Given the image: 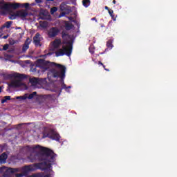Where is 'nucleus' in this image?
<instances>
[{
	"instance_id": "15",
	"label": "nucleus",
	"mask_w": 177,
	"mask_h": 177,
	"mask_svg": "<svg viewBox=\"0 0 177 177\" xmlns=\"http://www.w3.org/2000/svg\"><path fill=\"white\" fill-rule=\"evenodd\" d=\"M64 27L67 31H70V30H72L73 27H74V25H73V24L70 23L68 21H65Z\"/></svg>"
},
{
	"instance_id": "5",
	"label": "nucleus",
	"mask_w": 177,
	"mask_h": 177,
	"mask_svg": "<svg viewBox=\"0 0 177 177\" xmlns=\"http://www.w3.org/2000/svg\"><path fill=\"white\" fill-rule=\"evenodd\" d=\"M3 77L6 80H12L13 78H18L19 80H25V78H27L26 75L20 73L4 74Z\"/></svg>"
},
{
	"instance_id": "6",
	"label": "nucleus",
	"mask_w": 177,
	"mask_h": 177,
	"mask_svg": "<svg viewBox=\"0 0 177 177\" xmlns=\"http://www.w3.org/2000/svg\"><path fill=\"white\" fill-rule=\"evenodd\" d=\"M47 138H49V139H52L53 140H56V142H59V140H60V135L53 130H51L47 134Z\"/></svg>"
},
{
	"instance_id": "37",
	"label": "nucleus",
	"mask_w": 177,
	"mask_h": 177,
	"mask_svg": "<svg viewBox=\"0 0 177 177\" xmlns=\"http://www.w3.org/2000/svg\"><path fill=\"white\" fill-rule=\"evenodd\" d=\"M105 9H106V10H108V12H109V10H110V8H109L108 6H105Z\"/></svg>"
},
{
	"instance_id": "29",
	"label": "nucleus",
	"mask_w": 177,
	"mask_h": 177,
	"mask_svg": "<svg viewBox=\"0 0 177 177\" xmlns=\"http://www.w3.org/2000/svg\"><path fill=\"white\" fill-rule=\"evenodd\" d=\"M62 89H65L66 91H67V86L64 84V82H63L62 84Z\"/></svg>"
},
{
	"instance_id": "33",
	"label": "nucleus",
	"mask_w": 177,
	"mask_h": 177,
	"mask_svg": "<svg viewBox=\"0 0 177 177\" xmlns=\"http://www.w3.org/2000/svg\"><path fill=\"white\" fill-rule=\"evenodd\" d=\"M8 37H9V35H4V36L3 37V39H8Z\"/></svg>"
},
{
	"instance_id": "38",
	"label": "nucleus",
	"mask_w": 177,
	"mask_h": 177,
	"mask_svg": "<svg viewBox=\"0 0 177 177\" xmlns=\"http://www.w3.org/2000/svg\"><path fill=\"white\" fill-rule=\"evenodd\" d=\"M98 64H100L101 66H103V63L100 61L98 62Z\"/></svg>"
},
{
	"instance_id": "44",
	"label": "nucleus",
	"mask_w": 177,
	"mask_h": 177,
	"mask_svg": "<svg viewBox=\"0 0 177 177\" xmlns=\"http://www.w3.org/2000/svg\"><path fill=\"white\" fill-rule=\"evenodd\" d=\"M68 19H69V20H71V19H73V17H69Z\"/></svg>"
},
{
	"instance_id": "13",
	"label": "nucleus",
	"mask_w": 177,
	"mask_h": 177,
	"mask_svg": "<svg viewBox=\"0 0 177 177\" xmlns=\"http://www.w3.org/2000/svg\"><path fill=\"white\" fill-rule=\"evenodd\" d=\"M22 84H21V81L20 80H15L12 82L11 83H10L8 84V86L10 88H19V86H21Z\"/></svg>"
},
{
	"instance_id": "41",
	"label": "nucleus",
	"mask_w": 177,
	"mask_h": 177,
	"mask_svg": "<svg viewBox=\"0 0 177 177\" xmlns=\"http://www.w3.org/2000/svg\"><path fill=\"white\" fill-rule=\"evenodd\" d=\"M105 71H110V69H109V68H105Z\"/></svg>"
},
{
	"instance_id": "20",
	"label": "nucleus",
	"mask_w": 177,
	"mask_h": 177,
	"mask_svg": "<svg viewBox=\"0 0 177 177\" xmlns=\"http://www.w3.org/2000/svg\"><path fill=\"white\" fill-rule=\"evenodd\" d=\"M35 96H37V91H34L29 95H27V99H34Z\"/></svg>"
},
{
	"instance_id": "36",
	"label": "nucleus",
	"mask_w": 177,
	"mask_h": 177,
	"mask_svg": "<svg viewBox=\"0 0 177 177\" xmlns=\"http://www.w3.org/2000/svg\"><path fill=\"white\" fill-rule=\"evenodd\" d=\"M91 20H92V21H94V20H95V21H97V19H96L95 17L92 18Z\"/></svg>"
},
{
	"instance_id": "2",
	"label": "nucleus",
	"mask_w": 177,
	"mask_h": 177,
	"mask_svg": "<svg viewBox=\"0 0 177 177\" xmlns=\"http://www.w3.org/2000/svg\"><path fill=\"white\" fill-rule=\"evenodd\" d=\"M50 67H57L58 70L52 69L51 73L54 78H60L61 81L64 82V78H66V66L60 64H57L56 62H50L45 59H39L36 62L35 66H32L30 68V71L32 73H39V70L37 68H40L42 73L48 71Z\"/></svg>"
},
{
	"instance_id": "12",
	"label": "nucleus",
	"mask_w": 177,
	"mask_h": 177,
	"mask_svg": "<svg viewBox=\"0 0 177 177\" xmlns=\"http://www.w3.org/2000/svg\"><path fill=\"white\" fill-rule=\"evenodd\" d=\"M16 172H19V169L10 167L6 169L4 175L5 176H10V175H13V174H16Z\"/></svg>"
},
{
	"instance_id": "46",
	"label": "nucleus",
	"mask_w": 177,
	"mask_h": 177,
	"mask_svg": "<svg viewBox=\"0 0 177 177\" xmlns=\"http://www.w3.org/2000/svg\"><path fill=\"white\" fill-rule=\"evenodd\" d=\"M19 30H20V28H20V27H19V28H17Z\"/></svg>"
},
{
	"instance_id": "9",
	"label": "nucleus",
	"mask_w": 177,
	"mask_h": 177,
	"mask_svg": "<svg viewBox=\"0 0 177 177\" xmlns=\"http://www.w3.org/2000/svg\"><path fill=\"white\" fill-rule=\"evenodd\" d=\"M59 32H60L59 28L56 27H53L48 31V37L50 38H54V37H56L59 34Z\"/></svg>"
},
{
	"instance_id": "17",
	"label": "nucleus",
	"mask_w": 177,
	"mask_h": 177,
	"mask_svg": "<svg viewBox=\"0 0 177 177\" xmlns=\"http://www.w3.org/2000/svg\"><path fill=\"white\" fill-rule=\"evenodd\" d=\"M13 24V21H6L2 26H1V30H3V28H10V26Z\"/></svg>"
},
{
	"instance_id": "8",
	"label": "nucleus",
	"mask_w": 177,
	"mask_h": 177,
	"mask_svg": "<svg viewBox=\"0 0 177 177\" xmlns=\"http://www.w3.org/2000/svg\"><path fill=\"white\" fill-rule=\"evenodd\" d=\"M59 9L62 12H66V13H71V7L67 6V3L62 2L59 6Z\"/></svg>"
},
{
	"instance_id": "30",
	"label": "nucleus",
	"mask_w": 177,
	"mask_h": 177,
	"mask_svg": "<svg viewBox=\"0 0 177 177\" xmlns=\"http://www.w3.org/2000/svg\"><path fill=\"white\" fill-rule=\"evenodd\" d=\"M69 13H67V11L62 12L61 13V16H65V15H68Z\"/></svg>"
},
{
	"instance_id": "43",
	"label": "nucleus",
	"mask_w": 177,
	"mask_h": 177,
	"mask_svg": "<svg viewBox=\"0 0 177 177\" xmlns=\"http://www.w3.org/2000/svg\"><path fill=\"white\" fill-rule=\"evenodd\" d=\"M2 92V88L0 86V93Z\"/></svg>"
},
{
	"instance_id": "26",
	"label": "nucleus",
	"mask_w": 177,
	"mask_h": 177,
	"mask_svg": "<svg viewBox=\"0 0 177 177\" xmlns=\"http://www.w3.org/2000/svg\"><path fill=\"white\" fill-rule=\"evenodd\" d=\"M108 12H109L110 16L112 17V19H114V11H113V10L110 9V10H109Z\"/></svg>"
},
{
	"instance_id": "27",
	"label": "nucleus",
	"mask_w": 177,
	"mask_h": 177,
	"mask_svg": "<svg viewBox=\"0 0 177 177\" xmlns=\"http://www.w3.org/2000/svg\"><path fill=\"white\" fill-rule=\"evenodd\" d=\"M9 49V44H5L3 47V50H8Z\"/></svg>"
},
{
	"instance_id": "3",
	"label": "nucleus",
	"mask_w": 177,
	"mask_h": 177,
	"mask_svg": "<svg viewBox=\"0 0 177 177\" xmlns=\"http://www.w3.org/2000/svg\"><path fill=\"white\" fill-rule=\"evenodd\" d=\"M62 38L64 39L63 44L66 46H62V49L56 51L55 56L56 57H59V56H64L66 55V56L70 57L71 53H73V41L67 40V38H70V36L64 31L62 32Z\"/></svg>"
},
{
	"instance_id": "47",
	"label": "nucleus",
	"mask_w": 177,
	"mask_h": 177,
	"mask_svg": "<svg viewBox=\"0 0 177 177\" xmlns=\"http://www.w3.org/2000/svg\"><path fill=\"white\" fill-rule=\"evenodd\" d=\"M41 20H44V18L41 17Z\"/></svg>"
},
{
	"instance_id": "31",
	"label": "nucleus",
	"mask_w": 177,
	"mask_h": 177,
	"mask_svg": "<svg viewBox=\"0 0 177 177\" xmlns=\"http://www.w3.org/2000/svg\"><path fill=\"white\" fill-rule=\"evenodd\" d=\"M52 55H53V53H47L46 55H44L43 57H45V56H52Z\"/></svg>"
},
{
	"instance_id": "48",
	"label": "nucleus",
	"mask_w": 177,
	"mask_h": 177,
	"mask_svg": "<svg viewBox=\"0 0 177 177\" xmlns=\"http://www.w3.org/2000/svg\"><path fill=\"white\" fill-rule=\"evenodd\" d=\"M0 50H2V49L0 48Z\"/></svg>"
},
{
	"instance_id": "21",
	"label": "nucleus",
	"mask_w": 177,
	"mask_h": 177,
	"mask_svg": "<svg viewBox=\"0 0 177 177\" xmlns=\"http://www.w3.org/2000/svg\"><path fill=\"white\" fill-rule=\"evenodd\" d=\"M27 96H28V93L25 94L23 96H17V97H16V99H17V100L20 99L21 100H26V99H27Z\"/></svg>"
},
{
	"instance_id": "34",
	"label": "nucleus",
	"mask_w": 177,
	"mask_h": 177,
	"mask_svg": "<svg viewBox=\"0 0 177 177\" xmlns=\"http://www.w3.org/2000/svg\"><path fill=\"white\" fill-rule=\"evenodd\" d=\"M35 2L37 3H41V2H42V0H35Z\"/></svg>"
},
{
	"instance_id": "45",
	"label": "nucleus",
	"mask_w": 177,
	"mask_h": 177,
	"mask_svg": "<svg viewBox=\"0 0 177 177\" xmlns=\"http://www.w3.org/2000/svg\"><path fill=\"white\" fill-rule=\"evenodd\" d=\"M46 1H55V0H46Z\"/></svg>"
},
{
	"instance_id": "7",
	"label": "nucleus",
	"mask_w": 177,
	"mask_h": 177,
	"mask_svg": "<svg viewBox=\"0 0 177 177\" xmlns=\"http://www.w3.org/2000/svg\"><path fill=\"white\" fill-rule=\"evenodd\" d=\"M17 17H20L21 20H26V18L28 16V12L26 10H20L15 13Z\"/></svg>"
},
{
	"instance_id": "35",
	"label": "nucleus",
	"mask_w": 177,
	"mask_h": 177,
	"mask_svg": "<svg viewBox=\"0 0 177 177\" xmlns=\"http://www.w3.org/2000/svg\"><path fill=\"white\" fill-rule=\"evenodd\" d=\"M89 52H90V53H92V54L95 53V51L91 50V48H89Z\"/></svg>"
},
{
	"instance_id": "40",
	"label": "nucleus",
	"mask_w": 177,
	"mask_h": 177,
	"mask_svg": "<svg viewBox=\"0 0 177 177\" xmlns=\"http://www.w3.org/2000/svg\"><path fill=\"white\" fill-rule=\"evenodd\" d=\"M113 3L114 5H115V3H116L115 0H113Z\"/></svg>"
},
{
	"instance_id": "16",
	"label": "nucleus",
	"mask_w": 177,
	"mask_h": 177,
	"mask_svg": "<svg viewBox=\"0 0 177 177\" xmlns=\"http://www.w3.org/2000/svg\"><path fill=\"white\" fill-rule=\"evenodd\" d=\"M60 44H62V40L57 39L53 41V48H59V46H60Z\"/></svg>"
},
{
	"instance_id": "4",
	"label": "nucleus",
	"mask_w": 177,
	"mask_h": 177,
	"mask_svg": "<svg viewBox=\"0 0 177 177\" xmlns=\"http://www.w3.org/2000/svg\"><path fill=\"white\" fill-rule=\"evenodd\" d=\"M19 8H25V9H28L30 8V3H25L21 4L20 3H6L5 1H0V9L1 10H10V9H19Z\"/></svg>"
},
{
	"instance_id": "24",
	"label": "nucleus",
	"mask_w": 177,
	"mask_h": 177,
	"mask_svg": "<svg viewBox=\"0 0 177 177\" xmlns=\"http://www.w3.org/2000/svg\"><path fill=\"white\" fill-rule=\"evenodd\" d=\"M106 46L107 48H113V41L111 40H109L106 42Z\"/></svg>"
},
{
	"instance_id": "23",
	"label": "nucleus",
	"mask_w": 177,
	"mask_h": 177,
	"mask_svg": "<svg viewBox=\"0 0 177 177\" xmlns=\"http://www.w3.org/2000/svg\"><path fill=\"white\" fill-rule=\"evenodd\" d=\"M41 27H43L44 28H46L48 27V22L46 21H42L40 22Z\"/></svg>"
},
{
	"instance_id": "25",
	"label": "nucleus",
	"mask_w": 177,
	"mask_h": 177,
	"mask_svg": "<svg viewBox=\"0 0 177 177\" xmlns=\"http://www.w3.org/2000/svg\"><path fill=\"white\" fill-rule=\"evenodd\" d=\"M55 12H57V7H53L50 9V13L51 15H53V13H55Z\"/></svg>"
},
{
	"instance_id": "1",
	"label": "nucleus",
	"mask_w": 177,
	"mask_h": 177,
	"mask_svg": "<svg viewBox=\"0 0 177 177\" xmlns=\"http://www.w3.org/2000/svg\"><path fill=\"white\" fill-rule=\"evenodd\" d=\"M27 148L30 151V155L28 157L30 162H34L37 160L42 162L25 166L24 167V172H31L37 171V169L52 172L51 162L55 161V157H56V154L53 151L38 145L33 147L28 146Z\"/></svg>"
},
{
	"instance_id": "32",
	"label": "nucleus",
	"mask_w": 177,
	"mask_h": 177,
	"mask_svg": "<svg viewBox=\"0 0 177 177\" xmlns=\"http://www.w3.org/2000/svg\"><path fill=\"white\" fill-rule=\"evenodd\" d=\"M24 176V174H16V176L17 177H22V176Z\"/></svg>"
},
{
	"instance_id": "14",
	"label": "nucleus",
	"mask_w": 177,
	"mask_h": 177,
	"mask_svg": "<svg viewBox=\"0 0 177 177\" xmlns=\"http://www.w3.org/2000/svg\"><path fill=\"white\" fill-rule=\"evenodd\" d=\"M6 160H8V154L4 152L0 156V164H5Z\"/></svg>"
},
{
	"instance_id": "19",
	"label": "nucleus",
	"mask_w": 177,
	"mask_h": 177,
	"mask_svg": "<svg viewBox=\"0 0 177 177\" xmlns=\"http://www.w3.org/2000/svg\"><path fill=\"white\" fill-rule=\"evenodd\" d=\"M29 44H27V42H26L23 46H22V53H24L26 52H27V50L28 49V48H30V46H28Z\"/></svg>"
},
{
	"instance_id": "18",
	"label": "nucleus",
	"mask_w": 177,
	"mask_h": 177,
	"mask_svg": "<svg viewBox=\"0 0 177 177\" xmlns=\"http://www.w3.org/2000/svg\"><path fill=\"white\" fill-rule=\"evenodd\" d=\"M82 5L84 8H88L91 5V0H82Z\"/></svg>"
},
{
	"instance_id": "39",
	"label": "nucleus",
	"mask_w": 177,
	"mask_h": 177,
	"mask_svg": "<svg viewBox=\"0 0 177 177\" xmlns=\"http://www.w3.org/2000/svg\"><path fill=\"white\" fill-rule=\"evenodd\" d=\"M102 67L104 70H106V66H104V64L102 65Z\"/></svg>"
},
{
	"instance_id": "22",
	"label": "nucleus",
	"mask_w": 177,
	"mask_h": 177,
	"mask_svg": "<svg viewBox=\"0 0 177 177\" xmlns=\"http://www.w3.org/2000/svg\"><path fill=\"white\" fill-rule=\"evenodd\" d=\"M8 100H10V96H5L3 100H1V103H6V102H8Z\"/></svg>"
},
{
	"instance_id": "28",
	"label": "nucleus",
	"mask_w": 177,
	"mask_h": 177,
	"mask_svg": "<svg viewBox=\"0 0 177 177\" xmlns=\"http://www.w3.org/2000/svg\"><path fill=\"white\" fill-rule=\"evenodd\" d=\"M9 19L10 20H15L16 19V15H11Z\"/></svg>"
},
{
	"instance_id": "11",
	"label": "nucleus",
	"mask_w": 177,
	"mask_h": 177,
	"mask_svg": "<svg viewBox=\"0 0 177 177\" xmlns=\"http://www.w3.org/2000/svg\"><path fill=\"white\" fill-rule=\"evenodd\" d=\"M30 82L33 85H42L44 84V79L33 77L30 80Z\"/></svg>"
},
{
	"instance_id": "42",
	"label": "nucleus",
	"mask_w": 177,
	"mask_h": 177,
	"mask_svg": "<svg viewBox=\"0 0 177 177\" xmlns=\"http://www.w3.org/2000/svg\"><path fill=\"white\" fill-rule=\"evenodd\" d=\"M67 88V89H70L71 88V86H68V87H66Z\"/></svg>"
},
{
	"instance_id": "10",
	"label": "nucleus",
	"mask_w": 177,
	"mask_h": 177,
	"mask_svg": "<svg viewBox=\"0 0 177 177\" xmlns=\"http://www.w3.org/2000/svg\"><path fill=\"white\" fill-rule=\"evenodd\" d=\"M41 34L39 32L36 33L33 37V44H35V46H41Z\"/></svg>"
}]
</instances>
